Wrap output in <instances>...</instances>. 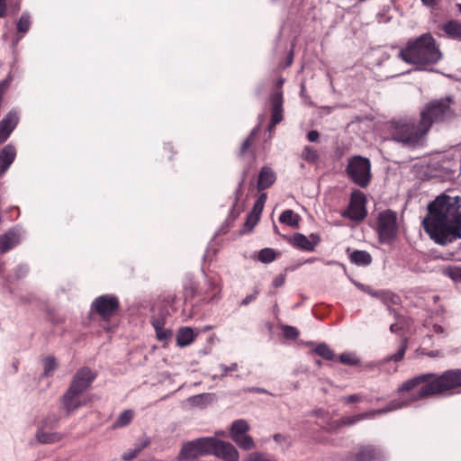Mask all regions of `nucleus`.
I'll return each instance as SVG.
<instances>
[{"label": "nucleus", "mask_w": 461, "mask_h": 461, "mask_svg": "<svg viewBox=\"0 0 461 461\" xmlns=\"http://www.w3.org/2000/svg\"><path fill=\"white\" fill-rule=\"evenodd\" d=\"M422 221L425 231L439 245L461 239V197L446 194L438 195L428 204Z\"/></svg>", "instance_id": "nucleus-1"}, {"label": "nucleus", "mask_w": 461, "mask_h": 461, "mask_svg": "<svg viewBox=\"0 0 461 461\" xmlns=\"http://www.w3.org/2000/svg\"><path fill=\"white\" fill-rule=\"evenodd\" d=\"M461 393V368L427 373L405 382V405L433 396Z\"/></svg>", "instance_id": "nucleus-2"}, {"label": "nucleus", "mask_w": 461, "mask_h": 461, "mask_svg": "<svg viewBox=\"0 0 461 461\" xmlns=\"http://www.w3.org/2000/svg\"><path fill=\"white\" fill-rule=\"evenodd\" d=\"M451 98L447 97L430 103L421 113L417 125L405 123V147L419 148L425 143V135L433 122H442L453 114L450 109Z\"/></svg>", "instance_id": "nucleus-3"}, {"label": "nucleus", "mask_w": 461, "mask_h": 461, "mask_svg": "<svg viewBox=\"0 0 461 461\" xmlns=\"http://www.w3.org/2000/svg\"><path fill=\"white\" fill-rule=\"evenodd\" d=\"M442 54L436 44L435 39L429 33H425L410 40L405 47V62L420 66L432 65L438 62Z\"/></svg>", "instance_id": "nucleus-4"}, {"label": "nucleus", "mask_w": 461, "mask_h": 461, "mask_svg": "<svg viewBox=\"0 0 461 461\" xmlns=\"http://www.w3.org/2000/svg\"><path fill=\"white\" fill-rule=\"evenodd\" d=\"M346 172L355 184L366 187L372 176L370 160L362 156H354L348 159Z\"/></svg>", "instance_id": "nucleus-5"}, {"label": "nucleus", "mask_w": 461, "mask_h": 461, "mask_svg": "<svg viewBox=\"0 0 461 461\" xmlns=\"http://www.w3.org/2000/svg\"><path fill=\"white\" fill-rule=\"evenodd\" d=\"M376 231L382 243H391L398 232L396 212L386 210L378 214Z\"/></svg>", "instance_id": "nucleus-6"}, {"label": "nucleus", "mask_w": 461, "mask_h": 461, "mask_svg": "<svg viewBox=\"0 0 461 461\" xmlns=\"http://www.w3.org/2000/svg\"><path fill=\"white\" fill-rule=\"evenodd\" d=\"M119 300L113 294L101 295L95 299L91 309L100 315L104 321H109L119 309Z\"/></svg>", "instance_id": "nucleus-7"}, {"label": "nucleus", "mask_w": 461, "mask_h": 461, "mask_svg": "<svg viewBox=\"0 0 461 461\" xmlns=\"http://www.w3.org/2000/svg\"><path fill=\"white\" fill-rule=\"evenodd\" d=\"M366 199L362 192L358 190L352 192L348 208L341 215L352 221H362L366 216Z\"/></svg>", "instance_id": "nucleus-8"}, {"label": "nucleus", "mask_w": 461, "mask_h": 461, "mask_svg": "<svg viewBox=\"0 0 461 461\" xmlns=\"http://www.w3.org/2000/svg\"><path fill=\"white\" fill-rule=\"evenodd\" d=\"M208 454H213L226 461H237L239 454L235 447L215 438H208Z\"/></svg>", "instance_id": "nucleus-9"}, {"label": "nucleus", "mask_w": 461, "mask_h": 461, "mask_svg": "<svg viewBox=\"0 0 461 461\" xmlns=\"http://www.w3.org/2000/svg\"><path fill=\"white\" fill-rule=\"evenodd\" d=\"M208 438H201L185 444L179 453L180 461H194L199 456L208 454Z\"/></svg>", "instance_id": "nucleus-10"}, {"label": "nucleus", "mask_w": 461, "mask_h": 461, "mask_svg": "<svg viewBox=\"0 0 461 461\" xmlns=\"http://www.w3.org/2000/svg\"><path fill=\"white\" fill-rule=\"evenodd\" d=\"M95 378V373H93L88 367H82L74 375L68 389L71 390V392H78L82 393L90 387Z\"/></svg>", "instance_id": "nucleus-11"}, {"label": "nucleus", "mask_w": 461, "mask_h": 461, "mask_svg": "<svg viewBox=\"0 0 461 461\" xmlns=\"http://www.w3.org/2000/svg\"><path fill=\"white\" fill-rule=\"evenodd\" d=\"M271 122L268 130L273 131L276 124L283 121V93L276 91L271 95Z\"/></svg>", "instance_id": "nucleus-12"}, {"label": "nucleus", "mask_w": 461, "mask_h": 461, "mask_svg": "<svg viewBox=\"0 0 461 461\" xmlns=\"http://www.w3.org/2000/svg\"><path fill=\"white\" fill-rule=\"evenodd\" d=\"M89 400L82 396V393L78 392H71L68 389L62 398V404L68 413H70L81 406L86 405Z\"/></svg>", "instance_id": "nucleus-13"}, {"label": "nucleus", "mask_w": 461, "mask_h": 461, "mask_svg": "<svg viewBox=\"0 0 461 461\" xmlns=\"http://www.w3.org/2000/svg\"><path fill=\"white\" fill-rule=\"evenodd\" d=\"M290 243L300 249L313 251L316 245L320 242V238L316 234H311L309 237L301 233H295L290 240Z\"/></svg>", "instance_id": "nucleus-14"}, {"label": "nucleus", "mask_w": 461, "mask_h": 461, "mask_svg": "<svg viewBox=\"0 0 461 461\" xmlns=\"http://www.w3.org/2000/svg\"><path fill=\"white\" fill-rule=\"evenodd\" d=\"M19 122L15 112H9L0 122V144L5 142Z\"/></svg>", "instance_id": "nucleus-15"}, {"label": "nucleus", "mask_w": 461, "mask_h": 461, "mask_svg": "<svg viewBox=\"0 0 461 461\" xmlns=\"http://www.w3.org/2000/svg\"><path fill=\"white\" fill-rule=\"evenodd\" d=\"M383 457L381 450L372 445L360 446L355 454L356 461H382Z\"/></svg>", "instance_id": "nucleus-16"}, {"label": "nucleus", "mask_w": 461, "mask_h": 461, "mask_svg": "<svg viewBox=\"0 0 461 461\" xmlns=\"http://www.w3.org/2000/svg\"><path fill=\"white\" fill-rule=\"evenodd\" d=\"M16 157L15 147L12 144L0 150V177L7 171Z\"/></svg>", "instance_id": "nucleus-17"}, {"label": "nucleus", "mask_w": 461, "mask_h": 461, "mask_svg": "<svg viewBox=\"0 0 461 461\" xmlns=\"http://www.w3.org/2000/svg\"><path fill=\"white\" fill-rule=\"evenodd\" d=\"M276 180V175L275 171L267 167H263L258 174L257 188L258 191H262L269 188L274 185Z\"/></svg>", "instance_id": "nucleus-18"}, {"label": "nucleus", "mask_w": 461, "mask_h": 461, "mask_svg": "<svg viewBox=\"0 0 461 461\" xmlns=\"http://www.w3.org/2000/svg\"><path fill=\"white\" fill-rule=\"evenodd\" d=\"M379 295V299H381L384 303H385L388 309L395 315L399 314V311L401 309V297L398 294H395L390 291H384L377 294Z\"/></svg>", "instance_id": "nucleus-19"}, {"label": "nucleus", "mask_w": 461, "mask_h": 461, "mask_svg": "<svg viewBox=\"0 0 461 461\" xmlns=\"http://www.w3.org/2000/svg\"><path fill=\"white\" fill-rule=\"evenodd\" d=\"M19 243V235L14 230H9L0 236V253L4 254Z\"/></svg>", "instance_id": "nucleus-20"}, {"label": "nucleus", "mask_w": 461, "mask_h": 461, "mask_svg": "<svg viewBox=\"0 0 461 461\" xmlns=\"http://www.w3.org/2000/svg\"><path fill=\"white\" fill-rule=\"evenodd\" d=\"M383 410H376L372 411L369 412L360 413L353 416H343L340 418V422L342 423L343 427H349L355 425L357 422L367 419L372 418L377 414H381L383 412Z\"/></svg>", "instance_id": "nucleus-21"}, {"label": "nucleus", "mask_w": 461, "mask_h": 461, "mask_svg": "<svg viewBox=\"0 0 461 461\" xmlns=\"http://www.w3.org/2000/svg\"><path fill=\"white\" fill-rule=\"evenodd\" d=\"M194 338L195 334L192 328L182 327L176 334V344L181 348L186 347L194 340Z\"/></svg>", "instance_id": "nucleus-22"}, {"label": "nucleus", "mask_w": 461, "mask_h": 461, "mask_svg": "<svg viewBox=\"0 0 461 461\" xmlns=\"http://www.w3.org/2000/svg\"><path fill=\"white\" fill-rule=\"evenodd\" d=\"M349 258L352 263L357 265V266H368L372 262V257L371 255L365 250H355L353 251Z\"/></svg>", "instance_id": "nucleus-23"}, {"label": "nucleus", "mask_w": 461, "mask_h": 461, "mask_svg": "<svg viewBox=\"0 0 461 461\" xmlns=\"http://www.w3.org/2000/svg\"><path fill=\"white\" fill-rule=\"evenodd\" d=\"M279 221L288 226L297 228L299 226L300 216L293 210L287 209L281 213Z\"/></svg>", "instance_id": "nucleus-24"}, {"label": "nucleus", "mask_w": 461, "mask_h": 461, "mask_svg": "<svg viewBox=\"0 0 461 461\" xmlns=\"http://www.w3.org/2000/svg\"><path fill=\"white\" fill-rule=\"evenodd\" d=\"M37 440L42 444H51L61 439V435L58 432H46L40 429L36 434Z\"/></svg>", "instance_id": "nucleus-25"}, {"label": "nucleus", "mask_w": 461, "mask_h": 461, "mask_svg": "<svg viewBox=\"0 0 461 461\" xmlns=\"http://www.w3.org/2000/svg\"><path fill=\"white\" fill-rule=\"evenodd\" d=\"M444 32L451 38L461 40V23L456 21H448L443 26Z\"/></svg>", "instance_id": "nucleus-26"}, {"label": "nucleus", "mask_w": 461, "mask_h": 461, "mask_svg": "<svg viewBox=\"0 0 461 461\" xmlns=\"http://www.w3.org/2000/svg\"><path fill=\"white\" fill-rule=\"evenodd\" d=\"M249 430V425L245 420H235L230 427V437L234 438L246 434Z\"/></svg>", "instance_id": "nucleus-27"}, {"label": "nucleus", "mask_w": 461, "mask_h": 461, "mask_svg": "<svg viewBox=\"0 0 461 461\" xmlns=\"http://www.w3.org/2000/svg\"><path fill=\"white\" fill-rule=\"evenodd\" d=\"M133 416H134L133 411H131V410H125V411H123L119 415L117 420L114 421V423L113 424V428L116 429V428H121V427L127 426L132 420Z\"/></svg>", "instance_id": "nucleus-28"}, {"label": "nucleus", "mask_w": 461, "mask_h": 461, "mask_svg": "<svg viewBox=\"0 0 461 461\" xmlns=\"http://www.w3.org/2000/svg\"><path fill=\"white\" fill-rule=\"evenodd\" d=\"M232 439H233V441H235L237 443V445L240 448H243L246 450L252 449L255 447L253 438L250 436L247 435V433L244 435H240L239 437H235Z\"/></svg>", "instance_id": "nucleus-29"}, {"label": "nucleus", "mask_w": 461, "mask_h": 461, "mask_svg": "<svg viewBox=\"0 0 461 461\" xmlns=\"http://www.w3.org/2000/svg\"><path fill=\"white\" fill-rule=\"evenodd\" d=\"M442 273L456 282H461V267L448 266L443 268Z\"/></svg>", "instance_id": "nucleus-30"}, {"label": "nucleus", "mask_w": 461, "mask_h": 461, "mask_svg": "<svg viewBox=\"0 0 461 461\" xmlns=\"http://www.w3.org/2000/svg\"><path fill=\"white\" fill-rule=\"evenodd\" d=\"M301 158L310 163H314L318 160L319 155L315 149L311 146H305L302 151Z\"/></svg>", "instance_id": "nucleus-31"}, {"label": "nucleus", "mask_w": 461, "mask_h": 461, "mask_svg": "<svg viewBox=\"0 0 461 461\" xmlns=\"http://www.w3.org/2000/svg\"><path fill=\"white\" fill-rule=\"evenodd\" d=\"M276 258V252L270 248L263 249L258 253V259L263 263H270Z\"/></svg>", "instance_id": "nucleus-32"}, {"label": "nucleus", "mask_w": 461, "mask_h": 461, "mask_svg": "<svg viewBox=\"0 0 461 461\" xmlns=\"http://www.w3.org/2000/svg\"><path fill=\"white\" fill-rule=\"evenodd\" d=\"M315 352L327 360H331L334 357L333 351L330 347L324 343L318 345L315 348Z\"/></svg>", "instance_id": "nucleus-33"}, {"label": "nucleus", "mask_w": 461, "mask_h": 461, "mask_svg": "<svg viewBox=\"0 0 461 461\" xmlns=\"http://www.w3.org/2000/svg\"><path fill=\"white\" fill-rule=\"evenodd\" d=\"M30 26V15L28 14H23L17 23V31L19 32L25 33L29 31Z\"/></svg>", "instance_id": "nucleus-34"}, {"label": "nucleus", "mask_w": 461, "mask_h": 461, "mask_svg": "<svg viewBox=\"0 0 461 461\" xmlns=\"http://www.w3.org/2000/svg\"><path fill=\"white\" fill-rule=\"evenodd\" d=\"M267 194L262 193L259 195V197L258 198V200L256 201V203L252 208V211H251V212L254 213L256 216L261 215L265 203L267 201Z\"/></svg>", "instance_id": "nucleus-35"}, {"label": "nucleus", "mask_w": 461, "mask_h": 461, "mask_svg": "<svg viewBox=\"0 0 461 461\" xmlns=\"http://www.w3.org/2000/svg\"><path fill=\"white\" fill-rule=\"evenodd\" d=\"M56 361L52 357L44 359V375L49 376L56 369Z\"/></svg>", "instance_id": "nucleus-36"}, {"label": "nucleus", "mask_w": 461, "mask_h": 461, "mask_svg": "<svg viewBox=\"0 0 461 461\" xmlns=\"http://www.w3.org/2000/svg\"><path fill=\"white\" fill-rule=\"evenodd\" d=\"M157 339L159 341L167 342L170 338L172 337V331L170 330L162 328L159 330H155Z\"/></svg>", "instance_id": "nucleus-37"}, {"label": "nucleus", "mask_w": 461, "mask_h": 461, "mask_svg": "<svg viewBox=\"0 0 461 461\" xmlns=\"http://www.w3.org/2000/svg\"><path fill=\"white\" fill-rule=\"evenodd\" d=\"M254 143V134L251 133L241 144L240 155L244 156Z\"/></svg>", "instance_id": "nucleus-38"}, {"label": "nucleus", "mask_w": 461, "mask_h": 461, "mask_svg": "<svg viewBox=\"0 0 461 461\" xmlns=\"http://www.w3.org/2000/svg\"><path fill=\"white\" fill-rule=\"evenodd\" d=\"M259 218H260V216H256L254 213L250 212L248 215L247 221L245 222V227L249 230H252L257 225V223L258 222Z\"/></svg>", "instance_id": "nucleus-39"}, {"label": "nucleus", "mask_w": 461, "mask_h": 461, "mask_svg": "<svg viewBox=\"0 0 461 461\" xmlns=\"http://www.w3.org/2000/svg\"><path fill=\"white\" fill-rule=\"evenodd\" d=\"M208 291L212 292V294L211 296H203V300L212 301L215 298L216 294L220 292V289L218 288L217 285L212 281L208 280Z\"/></svg>", "instance_id": "nucleus-40"}, {"label": "nucleus", "mask_w": 461, "mask_h": 461, "mask_svg": "<svg viewBox=\"0 0 461 461\" xmlns=\"http://www.w3.org/2000/svg\"><path fill=\"white\" fill-rule=\"evenodd\" d=\"M144 447V445L141 446V447H138L134 449H130L128 450L122 456V458L126 461H130V460H132L134 457H136L139 453L142 450V448Z\"/></svg>", "instance_id": "nucleus-41"}, {"label": "nucleus", "mask_w": 461, "mask_h": 461, "mask_svg": "<svg viewBox=\"0 0 461 461\" xmlns=\"http://www.w3.org/2000/svg\"><path fill=\"white\" fill-rule=\"evenodd\" d=\"M341 428H343V425L340 422V419H339L336 420L330 421L327 424L326 430L328 432H335V431H338L339 429H340Z\"/></svg>", "instance_id": "nucleus-42"}, {"label": "nucleus", "mask_w": 461, "mask_h": 461, "mask_svg": "<svg viewBox=\"0 0 461 461\" xmlns=\"http://www.w3.org/2000/svg\"><path fill=\"white\" fill-rule=\"evenodd\" d=\"M284 335L287 339H296L299 336V331L294 327L286 326L284 329Z\"/></svg>", "instance_id": "nucleus-43"}, {"label": "nucleus", "mask_w": 461, "mask_h": 461, "mask_svg": "<svg viewBox=\"0 0 461 461\" xmlns=\"http://www.w3.org/2000/svg\"><path fill=\"white\" fill-rule=\"evenodd\" d=\"M197 294V287L194 284H191L185 289V299H193Z\"/></svg>", "instance_id": "nucleus-44"}, {"label": "nucleus", "mask_w": 461, "mask_h": 461, "mask_svg": "<svg viewBox=\"0 0 461 461\" xmlns=\"http://www.w3.org/2000/svg\"><path fill=\"white\" fill-rule=\"evenodd\" d=\"M339 360L341 363L346 365H355L357 363L355 357L348 353L341 354Z\"/></svg>", "instance_id": "nucleus-45"}, {"label": "nucleus", "mask_w": 461, "mask_h": 461, "mask_svg": "<svg viewBox=\"0 0 461 461\" xmlns=\"http://www.w3.org/2000/svg\"><path fill=\"white\" fill-rule=\"evenodd\" d=\"M342 402H345V403H355V402H358L362 400V396L360 394H351V395H348V396H344L342 397Z\"/></svg>", "instance_id": "nucleus-46"}, {"label": "nucleus", "mask_w": 461, "mask_h": 461, "mask_svg": "<svg viewBox=\"0 0 461 461\" xmlns=\"http://www.w3.org/2000/svg\"><path fill=\"white\" fill-rule=\"evenodd\" d=\"M258 294V290L256 289L252 294L246 296L240 303V305L246 306L252 301H254Z\"/></svg>", "instance_id": "nucleus-47"}, {"label": "nucleus", "mask_w": 461, "mask_h": 461, "mask_svg": "<svg viewBox=\"0 0 461 461\" xmlns=\"http://www.w3.org/2000/svg\"><path fill=\"white\" fill-rule=\"evenodd\" d=\"M151 324L155 330L164 328L165 321L162 318H154L151 321Z\"/></svg>", "instance_id": "nucleus-48"}, {"label": "nucleus", "mask_w": 461, "mask_h": 461, "mask_svg": "<svg viewBox=\"0 0 461 461\" xmlns=\"http://www.w3.org/2000/svg\"><path fill=\"white\" fill-rule=\"evenodd\" d=\"M403 357V345H402L399 348L396 354L393 355L390 357V360H393L395 362L402 360Z\"/></svg>", "instance_id": "nucleus-49"}, {"label": "nucleus", "mask_w": 461, "mask_h": 461, "mask_svg": "<svg viewBox=\"0 0 461 461\" xmlns=\"http://www.w3.org/2000/svg\"><path fill=\"white\" fill-rule=\"evenodd\" d=\"M285 276L284 275H279V276H276V278L274 279L273 285L276 287H279V286H282L285 284Z\"/></svg>", "instance_id": "nucleus-50"}, {"label": "nucleus", "mask_w": 461, "mask_h": 461, "mask_svg": "<svg viewBox=\"0 0 461 461\" xmlns=\"http://www.w3.org/2000/svg\"><path fill=\"white\" fill-rule=\"evenodd\" d=\"M319 132L317 131H310L307 134V139L309 141L311 142H314V141H317L318 139H319Z\"/></svg>", "instance_id": "nucleus-51"}, {"label": "nucleus", "mask_w": 461, "mask_h": 461, "mask_svg": "<svg viewBox=\"0 0 461 461\" xmlns=\"http://www.w3.org/2000/svg\"><path fill=\"white\" fill-rule=\"evenodd\" d=\"M249 461H269V460H267V458H265L263 456H261L259 454H252L249 456Z\"/></svg>", "instance_id": "nucleus-52"}, {"label": "nucleus", "mask_w": 461, "mask_h": 461, "mask_svg": "<svg viewBox=\"0 0 461 461\" xmlns=\"http://www.w3.org/2000/svg\"><path fill=\"white\" fill-rule=\"evenodd\" d=\"M6 15V0H0V17Z\"/></svg>", "instance_id": "nucleus-53"}, {"label": "nucleus", "mask_w": 461, "mask_h": 461, "mask_svg": "<svg viewBox=\"0 0 461 461\" xmlns=\"http://www.w3.org/2000/svg\"><path fill=\"white\" fill-rule=\"evenodd\" d=\"M221 368L222 370L227 373L229 371L232 372V371H236L238 369V365L236 363H233L231 366H221Z\"/></svg>", "instance_id": "nucleus-54"}, {"label": "nucleus", "mask_w": 461, "mask_h": 461, "mask_svg": "<svg viewBox=\"0 0 461 461\" xmlns=\"http://www.w3.org/2000/svg\"><path fill=\"white\" fill-rule=\"evenodd\" d=\"M364 291L367 294H369L373 297L379 298V295L377 294L381 293L382 291H374L370 287L365 288Z\"/></svg>", "instance_id": "nucleus-55"}, {"label": "nucleus", "mask_w": 461, "mask_h": 461, "mask_svg": "<svg viewBox=\"0 0 461 461\" xmlns=\"http://www.w3.org/2000/svg\"><path fill=\"white\" fill-rule=\"evenodd\" d=\"M402 329V325H401V324H399V323H393V324H391V326H390V330H391L392 332H397V331L401 330Z\"/></svg>", "instance_id": "nucleus-56"}, {"label": "nucleus", "mask_w": 461, "mask_h": 461, "mask_svg": "<svg viewBox=\"0 0 461 461\" xmlns=\"http://www.w3.org/2000/svg\"><path fill=\"white\" fill-rule=\"evenodd\" d=\"M427 355L430 357H439L441 356L440 351L438 350H432L427 353Z\"/></svg>", "instance_id": "nucleus-57"}, {"label": "nucleus", "mask_w": 461, "mask_h": 461, "mask_svg": "<svg viewBox=\"0 0 461 461\" xmlns=\"http://www.w3.org/2000/svg\"><path fill=\"white\" fill-rule=\"evenodd\" d=\"M433 331L437 334H441L443 333L444 330L441 326L439 325H434L433 326Z\"/></svg>", "instance_id": "nucleus-58"}, {"label": "nucleus", "mask_w": 461, "mask_h": 461, "mask_svg": "<svg viewBox=\"0 0 461 461\" xmlns=\"http://www.w3.org/2000/svg\"><path fill=\"white\" fill-rule=\"evenodd\" d=\"M274 439L276 441V442H281L282 440H285V437L282 436L281 434H276L274 436Z\"/></svg>", "instance_id": "nucleus-59"}, {"label": "nucleus", "mask_w": 461, "mask_h": 461, "mask_svg": "<svg viewBox=\"0 0 461 461\" xmlns=\"http://www.w3.org/2000/svg\"><path fill=\"white\" fill-rule=\"evenodd\" d=\"M398 56L403 59V49H401L398 52Z\"/></svg>", "instance_id": "nucleus-60"}, {"label": "nucleus", "mask_w": 461, "mask_h": 461, "mask_svg": "<svg viewBox=\"0 0 461 461\" xmlns=\"http://www.w3.org/2000/svg\"><path fill=\"white\" fill-rule=\"evenodd\" d=\"M254 391H256V392H260V393H265V392H266V391H265V390H263V389H255Z\"/></svg>", "instance_id": "nucleus-61"}, {"label": "nucleus", "mask_w": 461, "mask_h": 461, "mask_svg": "<svg viewBox=\"0 0 461 461\" xmlns=\"http://www.w3.org/2000/svg\"><path fill=\"white\" fill-rule=\"evenodd\" d=\"M424 3L426 4H429V3H432L434 0H422Z\"/></svg>", "instance_id": "nucleus-62"}, {"label": "nucleus", "mask_w": 461, "mask_h": 461, "mask_svg": "<svg viewBox=\"0 0 461 461\" xmlns=\"http://www.w3.org/2000/svg\"><path fill=\"white\" fill-rule=\"evenodd\" d=\"M402 404L399 403L396 408H401Z\"/></svg>", "instance_id": "nucleus-63"}, {"label": "nucleus", "mask_w": 461, "mask_h": 461, "mask_svg": "<svg viewBox=\"0 0 461 461\" xmlns=\"http://www.w3.org/2000/svg\"><path fill=\"white\" fill-rule=\"evenodd\" d=\"M459 10H460V12H461V5L459 6Z\"/></svg>", "instance_id": "nucleus-64"}]
</instances>
